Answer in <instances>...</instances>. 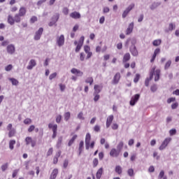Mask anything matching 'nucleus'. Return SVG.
<instances>
[{
  "mask_svg": "<svg viewBox=\"0 0 179 179\" xmlns=\"http://www.w3.org/2000/svg\"><path fill=\"white\" fill-rule=\"evenodd\" d=\"M7 130L8 131H11L12 129H15V128H13V125L11 124V123H9L8 125H7Z\"/></svg>",
  "mask_w": 179,
  "mask_h": 179,
  "instance_id": "obj_63",
  "label": "nucleus"
},
{
  "mask_svg": "<svg viewBox=\"0 0 179 179\" xmlns=\"http://www.w3.org/2000/svg\"><path fill=\"white\" fill-rule=\"evenodd\" d=\"M171 141H172V138L171 137L166 138L159 145V150L163 151L166 150V148L169 146V144L170 143V142H171Z\"/></svg>",
  "mask_w": 179,
  "mask_h": 179,
  "instance_id": "obj_4",
  "label": "nucleus"
},
{
  "mask_svg": "<svg viewBox=\"0 0 179 179\" xmlns=\"http://www.w3.org/2000/svg\"><path fill=\"white\" fill-rule=\"evenodd\" d=\"M71 73H72V75H75V76H77L78 78H82V76H83V71L76 68L71 69Z\"/></svg>",
  "mask_w": 179,
  "mask_h": 179,
  "instance_id": "obj_11",
  "label": "nucleus"
},
{
  "mask_svg": "<svg viewBox=\"0 0 179 179\" xmlns=\"http://www.w3.org/2000/svg\"><path fill=\"white\" fill-rule=\"evenodd\" d=\"M122 148H124V141H120L117 145V149L121 152L122 150Z\"/></svg>",
  "mask_w": 179,
  "mask_h": 179,
  "instance_id": "obj_39",
  "label": "nucleus"
},
{
  "mask_svg": "<svg viewBox=\"0 0 179 179\" xmlns=\"http://www.w3.org/2000/svg\"><path fill=\"white\" fill-rule=\"evenodd\" d=\"M129 42L131 44V46L130 47V52L131 55H133L134 57H138V50L136 49V46H135L136 40H135L134 38H132L128 41V43Z\"/></svg>",
  "mask_w": 179,
  "mask_h": 179,
  "instance_id": "obj_3",
  "label": "nucleus"
},
{
  "mask_svg": "<svg viewBox=\"0 0 179 179\" xmlns=\"http://www.w3.org/2000/svg\"><path fill=\"white\" fill-rule=\"evenodd\" d=\"M68 164H69V162L68 161V159H65L63 162L64 169H66V167H68Z\"/></svg>",
  "mask_w": 179,
  "mask_h": 179,
  "instance_id": "obj_61",
  "label": "nucleus"
},
{
  "mask_svg": "<svg viewBox=\"0 0 179 179\" xmlns=\"http://www.w3.org/2000/svg\"><path fill=\"white\" fill-rule=\"evenodd\" d=\"M127 174L129 176V177H134V170L132 169H128Z\"/></svg>",
  "mask_w": 179,
  "mask_h": 179,
  "instance_id": "obj_55",
  "label": "nucleus"
},
{
  "mask_svg": "<svg viewBox=\"0 0 179 179\" xmlns=\"http://www.w3.org/2000/svg\"><path fill=\"white\" fill-rule=\"evenodd\" d=\"M100 100V94L94 93V101L97 102Z\"/></svg>",
  "mask_w": 179,
  "mask_h": 179,
  "instance_id": "obj_46",
  "label": "nucleus"
},
{
  "mask_svg": "<svg viewBox=\"0 0 179 179\" xmlns=\"http://www.w3.org/2000/svg\"><path fill=\"white\" fill-rule=\"evenodd\" d=\"M115 171L117 174H122V167H121L120 165L115 166Z\"/></svg>",
  "mask_w": 179,
  "mask_h": 179,
  "instance_id": "obj_30",
  "label": "nucleus"
},
{
  "mask_svg": "<svg viewBox=\"0 0 179 179\" xmlns=\"http://www.w3.org/2000/svg\"><path fill=\"white\" fill-rule=\"evenodd\" d=\"M34 129H36V127L34 125H31L28 128V132H33V131H34Z\"/></svg>",
  "mask_w": 179,
  "mask_h": 179,
  "instance_id": "obj_62",
  "label": "nucleus"
},
{
  "mask_svg": "<svg viewBox=\"0 0 179 179\" xmlns=\"http://www.w3.org/2000/svg\"><path fill=\"white\" fill-rule=\"evenodd\" d=\"M64 118L65 121H69V118H71V113L66 112L64 115Z\"/></svg>",
  "mask_w": 179,
  "mask_h": 179,
  "instance_id": "obj_42",
  "label": "nucleus"
},
{
  "mask_svg": "<svg viewBox=\"0 0 179 179\" xmlns=\"http://www.w3.org/2000/svg\"><path fill=\"white\" fill-rule=\"evenodd\" d=\"M129 12L127 9H125V10L123 11L122 15V18H123V19H125V17H126L127 16H128V14H129Z\"/></svg>",
  "mask_w": 179,
  "mask_h": 179,
  "instance_id": "obj_56",
  "label": "nucleus"
},
{
  "mask_svg": "<svg viewBox=\"0 0 179 179\" xmlns=\"http://www.w3.org/2000/svg\"><path fill=\"white\" fill-rule=\"evenodd\" d=\"M25 145L27 146L31 145V148H34L36 146V140L33 139V138L30 136H27L24 139Z\"/></svg>",
  "mask_w": 179,
  "mask_h": 179,
  "instance_id": "obj_8",
  "label": "nucleus"
},
{
  "mask_svg": "<svg viewBox=\"0 0 179 179\" xmlns=\"http://www.w3.org/2000/svg\"><path fill=\"white\" fill-rule=\"evenodd\" d=\"M85 41V36H81L79 41H74V45H76V52H79L82 46L83 45V43Z\"/></svg>",
  "mask_w": 179,
  "mask_h": 179,
  "instance_id": "obj_5",
  "label": "nucleus"
},
{
  "mask_svg": "<svg viewBox=\"0 0 179 179\" xmlns=\"http://www.w3.org/2000/svg\"><path fill=\"white\" fill-rule=\"evenodd\" d=\"M11 82L13 86H17L19 85V81L15 78H11L8 79Z\"/></svg>",
  "mask_w": 179,
  "mask_h": 179,
  "instance_id": "obj_31",
  "label": "nucleus"
},
{
  "mask_svg": "<svg viewBox=\"0 0 179 179\" xmlns=\"http://www.w3.org/2000/svg\"><path fill=\"white\" fill-rule=\"evenodd\" d=\"M159 54H160V48H157L154 50V53L151 57L150 62H155V59H156V57H157V55H159Z\"/></svg>",
  "mask_w": 179,
  "mask_h": 179,
  "instance_id": "obj_19",
  "label": "nucleus"
},
{
  "mask_svg": "<svg viewBox=\"0 0 179 179\" xmlns=\"http://www.w3.org/2000/svg\"><path fill=\"white\" fill-rule=\"evenodd\" d=\"M120 153H121V151L117 150V148H112L110 151L109 155L110 157H118Z\"/></svg>",
  "mask_w": 179,
  "mask_h": 179,
  "instance_id": "obj_14",
  "label": "nucleus"
},
{
  "mask_svg": "<svg viewBox=\"0 0 179 179\" xmlns=\"http://www.w3.org/2000/svg\"><path fill=\"white\" fill-rule=\"evenodd\" d=\"M139 79H141V74L136 73L134 78V83H138L139 82Z\"/></svg>",
  "mask_w": 179,
  "mask_h": 179,
  "instance_id": "obj_38",
  "label": "nucleus"
},
{
  "mask_svg": "<svg viewBox=\"0 0 179 179\" xmlns=\"http://www.w3.org/2000/svg\"><path fill=\"white\" fill-rule=\"evenodd\" d=\"M110 12V8L105 6L103 8V13H108Z\"/></svg>",
  "mask_w": 179,
  "mask_h": 179,
  "instance_id": "obj_59",
  "label": "nucleus"
},
{
  "mask_svg": "<svg viewBox=\"0 0 179 179\" xmlns=\"http://www.w3.org/2000/svg\"><path fill=\"white\" fill-rule=\"evenodd\" d=\"M120 128V125H118V123L117 122H113L111 124V129H113V131H117Z\"/></svg>",
  "mask_w": 179,
  "mask_h": 179,
  "instance_id": "obj_37",
  "label": "nucleus"
},
{
  "mask_svg": "<svg viewBox=\"0 0 179 179\" xmlns=\"http://www.w3.org/2000/svg\"><path fill=\"white\" fill-rule=\"evenodd\" d=\"M15 145H16V141L10 140L9 142V149L10 150H13L15 149Z\"/></svg>",
  "mask_w": 179,
  "mask_h": 179,
  "instance_id": "obj_28",
  "label": "nucleus"
},
{
  "mask_svg": "<svg viewBox=\"0 0 179 179\" xmlns=\"http://www.w3.org/2000/svg\"><path fill=\"white\" fill-rule=\"evenodd\" d=\"M171 65V60H168L164 66V69H169Z\"/></svg>",
  "mask_w": 179,
  "mask_h": 179,
  "instance_id": "obj_49",
  "label": "nucleus"
},
{
  "mask_svg": "<svg viewBox=\"0 0 179 179\" xmlns=\"http://www.w3.org/2000/svg\"><path fill=\"white\" fill-rule=\"evenodd\" d=\"M150 78L154 79L155 82H157L160 79V69L156 66H153L150 71Z\"/></svg>",
  "mask_w": 179,
  "mask_h": 179,
  "instance_id": "obj_1",
  "label": "nucleus"
},
{
  "mask_svg": "<svg viewBox=\"0 0 179 179\" xmlns=\"http://www.w3.org/2000/svg\"><path fill=\"white\" fill-rule=\"evenodd\" d=\"M56 44L58 47H62L65 44V36L62 34L58 35L56 38Z\"/></svg>",
  "mask_w": 179,
  "mask_h": 179,
  "instance_id": "obj_6",
  "label": "nucleus"
},
{
  "mask_svg": "<svg viewBox=\"0 0 179 179\" xmlns=\"http://www.w3.org/2000/svg\"><path fill=\"white\" fill-rule=\"evenodd\" d=\"M139 99H141V94H136L133 96H131V100L129 101L130 106H131V107H134V106H135V104L138 103Z\"/></svg>",
  "mask_w": 179,
  "mask_h": 179,
  "instance_id": "obj_7",
  "label": "nucleus"
},
{
  "mask_svg": "<svg viewBox=\"0 0 179 179\" xmlns=\"http://www.w3.org/2000/svg\"><path fill=\"white\" fill-rule=\"evenodd\" d=\"M157 6H160V3H159V2L154 3L150 6V9H156V8H157Z\"/></svg>",
  "mask_w": 179,
  "mask_h": 179,
  "instance_id": "obj_51",
  "label": "nucleus"
},
{
  "mask_svg": "<svg viewBox=\"0 0 179 179\" xmlns=\"http://www.w3.org/2000/svg\"><path fill=\"white\" fill-rule=\"evenodd\" d=\"M76 138H78V136L73 135V137L71 138V139L69 141L68 145L72 146V145H73V142H75V139H76Z\"/></svg>",
  "mask_w": 179,
  "mask_h": 179,
  "instance_id": "obj_36",
  "label": "nucleus"
},
{
  "mask_svg": "<svg viewBox=\"0 0 179 179\" xmlns=\"http://www.w3.org/2000/svg\"><path fill=\"white\" fill-rule=\"evenodd\" d=\"M57 174H58V169H55L52 171V173H51V175H50V179H55V178H57Z\"/></svg>",
  "mask_w": 179,
  "mask_h": 179,
  "instance_id": "obj_27",
  "label": "nucleus"
},
{
  "mask_svg": "<svg viewBox=\"0 0 179 179\" xmlns=\"http://www.w3.org/2000/svg\"><path fill=\"white\" fill-rule=\"evenodd\" d=\"M79 30V24H76L73 27V29H72V31L76 33V31H78Z\"/></svg>",
  "mask_w": 179,
  "mask_h": 179,
  "instance_id": "obj_58",
  "label": "nucleus"
},
{
  "mask_svg": "<svg viewBox=\"0 0 179 179\" xmlns=\"http://www.w3.org/2000/svg\"><path fill=\"white\" fill-rule=\"evenodd\" d=\"M120 79H121V74L120 73H117L113 80V85H117L120 82Z\"/></svg>",
  "mask_w": 179,
  "mask_h": 179,
  "instance_id": "obj_22",
  "label": "nucleus"
},
{
  "mask_svg": "<svg viewBox=\"0 0 179 179\" xmlns=\"http://www.w3.org/2000/svg\"><path fill=\"white\" fill-rule=\"evenodd\" d=\"M70 16L73 18V19H80V13L75 11L73 12L70 14Z\"/></svg>",
  "mask_w": 179,
  "mask_h": 179,
  "instance_id": "obj_26",
  "label": "nucleus"
},
{
  "mask_svg": "<svg viewBox=\"0 0 179 179\" xmlns=\"http://www.w3.org/2000/svg\"><path fill=\"white\" fill-rule=\"evenodd\" d=\"M91 139H92V136L90 135V133H87L85 136V149H87V150H89V149H90Z\"/></svg>",
  "mask_w": 179,
  "mask_h": 179,
  "instance_id": "obj_13",
  "label": "nucleus"
},
{
  "mask_svg": "<svg viewBox=\"0 0 179 179\" xmlns=\"http://www.w3.org/2000/svg\"><path fill=\"white\" fill-rule=\"evenodd\" d=\"M93 167H97L99 166V159L97 158H94L92 161Z\"/></svg>",
  "mask_w": 179,
  "mask_h": 179,
  "instance_id": "obj_47",
  "label": "nucleus"
},
{
  "mask_svg": "<svg viewBox=\"0 0 179 179\" xmlns=\"http://www.w3.org/2000/svg\"><path fill=\"white\" fill-rule=\"evenodd\" d=\"M52 152H54V150L52 149V148H49L46 153L47 157H48L49 156H51V155H52Z\"/></svg>",
  "mask_w": 179,
  "mask_h": 179,
  "instance_id": "obj_52",
  "label": "nucleus"
},
{
  "mask_svg": "<svg viewBox=\"0 0 179 179\" xmlns=\"http://www.w3.org/2000/svg\"><path fill=\"white\" fill-rule=\"evenodd\" d=\"M132 31H134V22H131L127 30H126V34L127 36H129V34H131L132 33Z\"/></svg>",
  "mask_w": 179,
  "mask_h": 179,
  "instance_id": "obj_21",
  "label": "nucleus"
},
{
  "mask_svg": "<svg viewBox=\"0 0 179 179\" xmlns=\"http://www.w3.org/2000/svg\"><path fill=\"white\" fill-rule=\"evenodd\" d=\"M135 8V4L134 3H131L130 4L126 9L129 11L131 12L132 10V9H134Z\"/></svg>",
  "mask_w": 179,
  "mask_h": 179,
  "instance_id": "obj_54",
  "label": "nucleus"
},
{
  "mask_svg": "<svg viewBox=\"0 0 179 179\" xmlns=\"http://www.w3.org/2000/svg\"><path fill=\"white\" fill-rule=\"evenodd\" d=\"M85 83H89V85H93L94 80L92 77H88L85 80Z\"/></svg>",
  "mask_w": 179,
  "mask_h": 179,
  "instance_id": "obj_40",
  "label": "nucleus"
},
{
  "mask_svg": "<svg viewBox=\"0 0 179 179\" xmlns=\"http://www.w3.org/2000/svg\"><path fill=\"white\" fill-rule=\"evenodd\" d=\"M6 51L10 55H13L16 52V48L13 44H9L6 46Z\"/></svg>",
  "mask_w": 179,
  "mask_h": 179,
  "instance_id": "obj_10",
  "label": "nucleus"
},
{
  "mask_svg": "<svg viewBox=\"0 0 179 179\" xmlns=\"http://www.w3.org/2000/svg\"><path fill=\"white\" fill-rule=\"evenodd\" d=\"M176 29V24L174 23H170L168 26V28L165 29V31L166 33H169V31H173Z\"/></svg>",
  "mask_w": 179,
  "mask_h": 179,
  "instance_id": "obj_24",
  "label": "nucleus"
},
{
  "mask_svg": "<svg viewBox=\"0 0 179 179\" xmlns=\"http://www.w3.org/2000/svg\"><path fill=\"white\" fill-rule=\"evenodd\" d=\"M85 59H86V55L85 54V52H81L80 54V61H85Z\"/></svg>",
  "mask_w": 179,
  "mask_h": 179,
  "instance_id": "obj_48",
  "label": "nucleus"
},
{
  "mask_svg": "<svg viewBox=\"0 0 179 179\" xmlns=\"http://www.w3.org/2000/svg\"><path fill=\"white\" fill-rule=\"evenodd\" d=\"M48 128H49V129H52V132L57 131L58 129V125H57V124H55V122H52L48 124Z\"/></svg>",
  "mask_w": 179,
  "mask_h": 179,
  "instance_id": "obj_20",
  "label": "nucleus"
},
{
  "mask_svg": "<svg viewBox=\"0 0 179 179\" xmlns=\"http://www.w3.org/2000/svg\"><path fill=\"white\" fill-rule=\"evenodd\" d=\"M61 145H62V136L59 137L57 142V148H61Z\"/></svg>",
  "mask_w": 179,
  "mask_h": 179,
  "instance_id": "obj_43",
  "label": "nucleus"
},
{
  "mask_svg": "<svg viewBox=\"0 0 179 179\" xmlns=\"http://www.w3.org/2000/svg\"><path fill=\"white\" fill-rule=\"evenodd\" d=\"M24 124H25L26 125H30V124H31V119L30 118H27L24 120Z\"/></svg>",
  "mask_w": 179,
  "mask_h": 179,
  "instance_id": "obj_57",
  "label": "nucleus"
},
{
  "mask_svg": "<svg viewBox=\"0 0 179 179\" xmlns=\"http://www.w3.org/2000/svg\"><path fill=\"white\" fill-rule=\"evenodd\" d=\"M131 59V55L129 53H126L123 57V62H127Z\"/></svg>",
  "mask_w": 179,
  "mask_h": 179,
  "instance_id": "obj_34",
  "label": "nucleus"
},
{
  "mask_svg": "<svg viewBox=\"0 0 179 179\" xmlns=\"http://www.w3.org/2000/svg\"><path fill=\"white\" fill-rule=\"evenodd\" d=\"M15 135H16V129H13L12 130H8L9 138H13V136H14Z\"/></svg>",
  "mask_w": 179,
  "mask_h": 179,
  "instance_id": "obj_35",
  "label": "nucleus"
},
{
  "mask_svg": "<svg viewBox=\"0 0 179 179\" xmlns=\"http://www.w3.org/2000/svg\"><path fill=\"white\" fill-rule=\"evenodd\" d=\"M83 50L86 54V59H90L93 55V52H92V50H90V46L85 45L83 47Z\"/></svg>",
  "mask_w": 179,
  "mask_h": 179,
  "instance_id": "obj_9",
  "label": "nucleus"
},
{
  "mask_svg": "<svg viewBox=\"0 0 179 179\" xmlns=\"http://www.w3.org/2000/svg\"><path fill=\"white\" fill-rule=\"evenodd\" d=\"M37 20H38V19H37V17H36V16H33L30 19L31 23H35V22H37Z\"/></svg>",
  "mask_w": 179,
  "mask_h": 179,
  "instance_id": "obj_64",
  "label": "nucleus"
},
{
  "mask_svg": "<svg viewBox=\"0 0 179 179\" xmlns=\"http://www.w3.org/2000/svg\"><path fill=\"white\" fill-rule=\"evenodd\" d=\"M77 118L78 120H80V121H84V120H85V114L83 113V112H79L78 115H77Z\"/></svg>",
  "mask_w": 179,
  "mask_h": 179,
  "instance_id": "obj_33",
  "label": "nucleus"
},
{
  "mask_svg": "<svg viewBox=\"0 0 179 179\" xmlns=\"http://www.w3.org/2000/svg\"><path fill=\"white\" fill-rule=\"evenodd\" d=\"M43 31H44V29L43 28H39L38 30L35 33L34 40H40V38H41V34H43Z\"/></svg>",
  "mask_w": 179,
  "mask_h": 179,
  "instance_id": "obj_17",
  "label": "nucleus"
},
{
  "mask_svg": "<svg viewBox=\"0 0 179 179\" xmlns=\"http://www.w3.org/2000/svg\"><path fill=\"white\" fill-rule=\"evenodd\" d=\"M177 134V130L176 129H171L169 130V135L170 136H173Z\"/></svg>",
  "mask_w": 179,
  "mask_h": 179,
  "instance_id": "obj_50",
  "label": "nucleus"
},
{
  "mask_svg": "<svg viewBox=\"0 0 179 179\" xmlns=\"http://www.w3.org/2000/svg\"><path fill=\"white\" fill-rule=\"evenodd\" d=\"M59 19V14H55L52 16L50 22H49V26L51 27L52 26H57V22Z\"/></svg>",
  "mask_w": 179,
  "mask_h": 179,
  "instance_id": "obj_12",
  "label": "nucleus"
},
{
  "mask_svg": "<svg viewBox=\"0 0 179 179\" xmlns=\"http://www.w3.org/2000/svg\"><path fill=\"white\" fill-rule=\"evenodd\" d=\"M103 167L99 168L96 173V179H101V176H103Z\"/></svg>",
  "mask_w": 179,
  "mask_h": 179,
  "instance_id": "obj_23",
  "label": "nucleus"
},
{
  "mask_svg": "<svg viewBox=\"0 0 179 179\" xmlns=\"http://www.w3.org/2000/svg\"><path fill=\"white\" fill-rule=\"evenodd\" d=\"M101 89H103V86H101V85H95L94 87V93H96V94L100 93V92H101Z\"/></svg>",
  "mask_w": 179,
  "mask_h": 179,
  "instance_id": "obj_25",
  "label": "nucleus"
},
{
  "mask_svg": "<svg viewBox=\"0 0 179 179\" xmlns=\"http://www.w3.org/2000/svg\"><path fill=\"white\" fill-rule=\"evenodd\" d=\"M13 69V66L12 64H8L5 66V71L6 72H10Z\"/></svg>",
  "mask_w": 179,
  "mask_h": 179,
  "instance_id": "obj_41",
  "label": "nucleus"
},
{
  "mask_svg": "<svg viewBox=\"0 0 179 179\" xmlns=\"http://www.w3.org/2000/svg\"><path fill=\"white\" fill-rule=\"evenodd\" d=\"M162 44V39H155L152 41L154 47H159Z\"/></svg>",
  "mask_w": 179,
  "mask_h": 179,
  "instance_id": "obj_29",
  "label": "nucleus"
},
{
  "mask_svg": "<svg viewBox=\"0 0 179 179\" xmlns=\"http://www.w3.org/2000/svg\"><path fill=\"white\" fill-rule=\"evenodd\" d=\"M7 22L8 24H10V26H13L15 23H20V22H22V17H20L19 15L16 14L14 17L10 14L7 17Z\"/></svg>",
  "mask_w": 179,
  "mask_h": 179,
  "instance_id": "obj_2",
  "label": "nucleus"
},
{
  "mask_svg": "<svg viewBox=\"0 0 179 179\" xmlns=\"http://www.w3.org/2000/svg\"><path fill=\"white\" fill-rule=\"evenodd\" d=\"M58 74L57 73V72L52 73L49 76V80H52L53 79H55V78H57V76Z\"/></svg>",
  "mask_w": 179,
  "mask_h": 179,
  "instance_id": "obj_44",
  "label": "nucleus"
},
{
  "mask_svg": "<svg viewBox=\"0 0 179 179\" xmlns=\"http://www.w3.org/2000/svg\"><path fill=\"white\" fill-rule=\"evenodd\" d=\"M27 13V9L25 7L22 6L20 8L18 13L15 15L19 16V17H23L24 16H26Z\"/></svg>",
  "mask_w": 179,
  "mask_h": 179,
  "instance_id": "obj_16",
  "label": "nucleus"
},
{
  "mask_svg": "<svg viewBox=\"0 0 179 179\" xmlns=\"http://www.w3.org/2000/svg\"><path fill=\"white\" fill-rule=\"evenodd\" d=\"M36 65H37V62H36V59H31L28 62V65L27 66V69H28V71H31L33 68H34Z\"/></svg>",
  "mask_w": 179,
  "mask_h": 179,
  "instance_id": "obj_15",
  "label": "nucleus"
},
{
  "mask_svg": "<svg viewBox=\"0 0 179 179\" xmlns=\"http://www.w3.org/2000/svg\"><path fill=\"white\" fill-rule=\"evenodd\" d=\"M168 104H171V103H176V98L171 97L167 99Z\"/></svg>",
  "mask_w": 179,
  "mask_h": 179,
  "instance_id": "obj_53",
  "label": "nucleus"
},
{
  "mask_svg": "<svg viewBox=\"0 0 179 179\" xmlns=\"http://www.w3.org/2000/svg\"><path fill=\"white\" fill-rule=\"evenodd\" d=\"M100 126L99 124H96L94 127V131L95 132H100Z\"/></svg>",
  "mask_w": 179,
  "mask_h": 179,
  "instance_id": "obj_60",
  "label": "nucleus"
},
{
  "mask_svg": "<svg viewBox=\"0 0 179 179\" xmlns=\"http://www.w3.org/2000/svg\"><path fill=\"white\" fill-rule=\"evenodd\" d=\"M59 87L60 89V92H65V90L66 89V85L64 84L60 83L59 84Z\"/></svg>",
  "mask_w": 179,
  "mask_h": 179,
  "instance_id": "obj_45",
  "label": "nucleus"
},
{
  "mask_svg": "<svg viewBox=\"0 0 179 179\" xmlns=\"http://www.w3.org/2000/svg\"><path fill=\"white\" fill-rule=\"evenodd\" d=\"M114 120V115H110L106 119V128H110L111 127V124H113V121Z\"/></svg>",
  "mask_w": 179,
  "mask_h": 179,
  "instance_id": "obj_18",
  "label": "nucleus"
},
{
  "mask_svg": "<svg viewBox=\"0 0 179 179\" xmlns=\"http://www.w3.org/2000/svg\"><path fill=\"white\" fill-rule=\"evenodd\" d=\"M159 179H167V176L164 174V171H161L158 176Z\"/></svg>",
  "mask_w": 179,
  "mask_h": 179,
  "instance_id": "obj_32",
  "label": "nucleus"
}]
</instances>
